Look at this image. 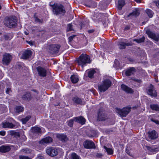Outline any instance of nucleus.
Instances as JSON below:
<instances>
[{"mask_svg":"<svg viewBox=\"0 0 159 159\" xmlns=\"http://www.w3.org/2000/svg\"><path fill=\"white\" fill-rule=\"evenodd\" d=\"M52 8L53 14L59 16H64L66 13L65 8L62 4L60 3H54L53 5L50 4Z\"/></svg>","mask_w":159,"mask_h":159,"instance_id":"nucleus-1","label":"nucleus"},{"mask_svg":"<svg viewBox=\"0 0 159 159\" xmlns=\"http://www.w3.org/2000/svg\"><path fill=\"white\" fill-rule=\"evenodd\" d=\"M112 82L108 79H106L98 85V88L101 92H104L107 90L111 85Z\"/></svg>","mask_w":159,"mask_h":159,"instance_id":"nucleus-2","label":"nucleus"},{"mask_svg":"<svg viewBox=\"0 0 159 159\" xmlns=\"http://www.w3.org/2000/svg\"><path fill=\"white\" fill-rule=\"evenodd\" d=\"M16 17L14 16H11L4 20L5 25L10 28L15 27L17 25Z\"/></svg>","mask_w":159,"mask_h":159,"instance_id":"nucleus-3","label":"nucleus"},{"mask_svg":"<svg viewBox=\"0 0 159 159\" xmlns=\"http://www.w3.org/2000/svg\"><path fill=\"white\" fill-rule=\"evenodd\" d=\"M77 61L78 65L81 66L82 67L86 64L90 63L89 56L84 54H82L80 56Z\"/></svg>","mask_w":159,"mask_h":159,"instance_id":"nucleus-4","label":"nucleus"},{"mask_svg":"<svg viewBox=\"0 0 159 159\" xmlns=\"http://www.w3.org/2000/svg\"><path fill=\"white\" fill-rule=\"evenodd\" d=\"M61 47L59 44H55L48 45L47 47L48 52L52 54L58 53Z\"/></svg>","mask_w":159,"mask_h":159,"instance_id":"nucleus-5","label":"nucleus"},{"mask_svg":"<svg viewBox=\"0 0 159 159\" xmlns=\"http://www.w3.org/2000/svg\"><path fill=\"white\" fill-rule=\"evenodd\" d=\"M131 107L129 106L123 108L122 109H116V111L121 117H126L130 112Z\"/></svg>","mask_w":159,"mask_h":159,"instance_id":"nucleus-6","label":"nucleus"},{"mask_svg":"<svg viewBox=\"0 0 159 159\" xmlns=\"http://www.w3.org/2000/svg\"><path fill=\"white\" fill-rule=\"evenodd\" d=\"M146 33L148 35L149 38L153 39L156 42L159 41V34H158L155 33L149 29L146 30Z\"/></svg>","mask_w":159,"mask_h":159,"instance_id":"nucleus-7","label":"nucleus"},{"mask_svg":"<svg viewBox=\"0 0 159 159\" xmlns=\"http://www.w3.org/2000/svg\"><path fill=\"white\" fill-rule=\"evenodd\" d=\"M12 59V57L11 55L6 53L3 55L2 63L3 65L7 66L10 63Z\"/></svg>","mask_w":159,"mask_h":159,"instance_id":"nucleus-8","label":"nucleus"},{"mask_svg":"<svg viewBox=\"0 0 159 159\" xmlns=\"http://www.w3.org/2000/svg\"><path fill=\"white\" fill-rule=\"evenodd\" d=\"M38 75L41 78L46 77L47 75V70L46 69L41 66H39L36 67Z\"/></svg>","mask_w":159,"mask_h":159,"instance_id":"nucleus-9","label":"nucleus"},{"mask_svg":"<svg viewBox=\"0 0 159 159\" xmlns=\"http://www.w3.org/2000/svg\"><path fill=\"white\" fill-rule=\"evenodd\" d=\"M107 119H108V117L103 111L102 109H99L98 113L97 121H103ZM108 120H109L110 119H109Z\"/></svg>","mask_w":159,"mask_h":159,"instance_id":"nucleus-10","label":"nucleus"},{"mask_svg":"<svg viewBox=\"0 0 159 159\" xmlns=\"http://www.w3.org/2000/svg\"><path fill=\"white\" fill-rule=\"evenodd\" d=\"M46 152L50 156L54 157L56 156L58 154V151L55 148L51 147L47 149Z\"/></svg>","mask_w":159,"mask_h":159,"instance_id":"nucleus-11","label":"nucleus"},{"mask_svg":"<svg viewBox=\"0 0 159 159\" xmlns=\"http://www.w3.org/2000/svg\"><path fill=\"white\" fill-rule=\"evenodd\" d=\"M84 147L87 149H95L96 147L94 143L92 141L87 140L84 143Z\"/></svg>","mask_w":159,"mask_h":159,"instance_id":"nucleus-12","label":"nucleus"},{"mask_svg":"<svg viewBox=\"0 0 159 159\" xmlns=\"http://www.w3.org/2000/svg\"><path fill=\"white\" fill-rule=\"evenodd\" d=\"M33 98L31 93L29 91L25 92L23 94L21 98L24 101L29 102L31 101Z\"/></svg>","mask_w":159,"mask_h":159,"instance_id":"nucleus-13","label":"nucleus"},{"mask_svg":"<svg viewBox=\"0 0 159 159\" xmlns=\"http://www.w3.org/2000/svg\"><path fill=\"white\" fill-rule=\"evenodd\" d=\"M14 147L11 145H2L0 147V152L2 153H6L9 152L11 150V147Z\"/></svg>","mask_w":159,"mask_h":159,"instance_id":"nucleus-14","label":"nucleus"},{"mask_svg":"<svg viewBox=\"0 0 159 159\" xmlns=\"http://www.w3.org/2000/svg\"><path fill=\"white\" fill-rule=\"evenodd\" d=\"M147 93L148 94L152 96L156 97L157 96V93L154 90L153 85L152 84H151L148 87Z\"/></svg>","mask_w":159,"mask_h":159,"instance_id":"nucleus-15","label":"nucleus"},{"mask_svg":"<svg viewBox=\"0 0 159 159\" xmlns=\"http://www.w3.org/2000/svg\"><path fill=\"white\" fill-rule=\"evenodd\" d=\"M122 90L128 93H133L134 91L131 88L123 84L121 85Z\"/></svg>","mask_w":159,"mask_h":159,"instance_id":"nucleus-16","label":"nucleus"},{"mask_svg":"<svg viewBox=\"0 0 159 159\" xmlns=\"http://www.w3.org/2000/svg\"><path fill=\"white\" fill-rule=\"evenodd\" d=\"M148 134L149 138L151 139H155L158 137L157 133L155 130L148 131Z\"/></svg>","mask_w":159,"mask_h":159,"instance_id":"nucleus-17","label":"nucleus"},{"mask_svg":"<svg viewBox=\"0 0 159 159\" xmlns=\"http://www.w3.org/2000/svg\"><path fill=\"white\" fill-rule=\"evenodd\" d=\"M32 55V52L30 50H27L23 53L22 58L23 59H27L31 57Z\"/></svg>","mask_w":159,"mask_h":159,"instance_id":"nucleus-18","label":"nucleus"},{"mask_svg":"<svg viewBox=\"0 0 159 159\" xmlns=\"http://www.w3.org/2000/svg\"><path fill=\"white\" fill-rule=\"evenodd\" d=\"M52 141V139L49 136L46 137L43 139L39 141V143L41 144L44 145L46 144L49 143Z\"/></svg>","mask_w":159,"mask_h":159,"instance_id":"nucleus-19","label":"nucleus"},{"mask_svg":"<svg viewBox=\"0 0 159 159\" xmlns=\"http://www.w3.org/2000/svg\"><path fill=\"white\" fill-rule=\"evenodd\" d=\"M117 45L120 49H125L126 46H131L132 44L130 43H125L120 41L118 43Z\"/></svg>","mask_w":159,"mask_h":159,"instance_id":"nucleus-20","label":"nucleus"},{"mask_svg":"<svg viewBox=\"0 0 159 159\" xmlns=\"http://www.w3.org/2000/svg\"><path fill=\"white\" fill-rule=\"evenodd\" d=\"M57 137L62 142H66L68 140L66 135L63 134H57Z\"/></svg>","mask_w":159,"mask_h":159,"instance_id":"nucleus-21","label":"nucleus"},{"mask_svg":"<svg viewBox=\"0 0 159 159\" xmlns=\"http://www.w3.org/2000/svg\"><path fill=\"white\" fill-rule=\"evenodd\" d=\"M74 121L81 124L84 125L85 124L86 120L82 116L74 117Z\"/></svg>","mask_w":159,"mask_h":159,"instance_id":"nucleus-22","label":"nucleus"},{"mask_svg":"<svg viewBox=\"0 0 159 159\" xmlns=\"http://www.w3.org/2000/svg\"><path fill=\"white\" fill-rule=\"evenodd\" d=\"M32 131L34 135H38L41 133L42 130L41 128L38 127H34L32 128Z\"/></svg>","mask_w":159,"mask_h":159,"instance_id":"nucleus-23","label":"nucleus"},{"mask_svg":"<svg viewBox=\"0 0 159 159\" xmlns=\"http://www.w3.org/2000/svg\"><path fill=\"white\" fill-rule=\"evenodd\" d=\"M140 14L139 10V9H135L132 11L127 16V18H129L131 16H139Z\"/></svg>","mask_w":159,"mask_h":159,"instance_id":"nucleus-24","label":"nucleus"},{"mask_svg":"<svg viewBox=\"0 0 159 159\" xmlns=\"http://www.w3.org/2000/svg\"><path fill=\"white\" fill-rule=\"evenodd\" d=\"M1 124L2 125V127L4 128H12L15 127V125H13L12 123L9 122H2Z\"/></svg>","mask_w":159,"mask_h":159,"instance_id":"nucleus-25","label":"nucleus"},{"mask_svg":"<svg viewBox=\"0 0 159 159\" xmlns=\"http://www.w3.org/2000/svg\"><path fill=\"white\" fill-rule=\"evenodd\" d=\"M136 71V70L135 68L130 67L126 70L125 74L127 76H129L134 74Z\"/></svg>","mask_w":159,"mask_h":159,"instance_id":"nucleus-26","label":"nucleus"},{"mask_svg":"<svg viewBox=\"0 0 159 159\" xmlns=\"http://www.w3.org/2000/svg\"><path fill=\"white\" fill-rule=\"evenodd\" d=\"M73 101L76 104L80 105H84L82 99L77 97H75L72 99Z\"/></svg>","mask_w":159,"mask_h":159,"instance_id":"nucleus-27","label":"nucleus"},{"mask_svg":"<svg viewBox=\"0 0 159 159\" xmlns=\"http://www.w3.org/2000/svg\"><path fill=\"white\" fill-rule=\"evenodd\" d=\"M70 79L71 82L73 84L76 83L79 81L78 76L75 75H72L70 77Z\"/></svg>","mask_w":159,"mask_h":159,"instance_id":"nucleus-28","label":"nucleus"},{"mask_svg":"<svg viewBox=\"0 0 159 159\" xmlns=\"http://www.w3.org/2000/svg\"><path fill=\"white\" fill-rule=\"evenodd\" d=\"M150 107L152 110L159 111V105L157 104H151Z\"/></svg>","mask_w":159,"mask_h":159,"instance_id":"nucleus-29","label":"nucleus"},{"mask_svg":"<svg viewBox=\"0 0 159 159\" xmlns=\"http://www.w3.org/2000/svg\"><path fill=\"white\" fill-rule=\"evenodd\" d=\"M24 110V107L22 106H16L15 108V111L16 113H19Z\"/></svg>","mask_w":159,"mask_h":159,"instance_id":"nucleus-30","label":"nucleus"},{"mask_svg":"<svg viewBox=\"0 0 159 159\" xmlns=\"http://www.w3.org/2000/svg\"><path fill=\"white\" fill-rule=\"evenodd\" d=\"M125 4V2L124 0H119L117 6L118 9L120 10H121Z\"/></svg>","mask_w":159,"mask_h":159,"instance_id":"nucleus-31","label":"nucleus"},{"mask_svg":"<svg viewBox=\"0 0 159 159\" xmlns=\"http://www.w3.org/2000/svg\"><path fill=\"white\" fill-rule=\"evenodd\" d=\"M4 39L3 38L1 39L2 41H5L6 40H10L12 38V36L10 34H4L3 35Z\"/></svg>","mask_w":159,"mask_h":159,"instance_id":"nucleus-32","label":"nucleus"},{"mask_svg":"<svg viewBox=\"0 0 159 159\" xmlns=\"http://www.w3.org/2000/svg\"><path fill=\"white\" fill-rule=\"evenodd\" d=\"M146 148L151 153L155 152L158 151V148H154L153 147H150L148 146H146Z\"/></svg>","mask_w":159,"mask_h":159,"instance_id":"nucleus-33","label":"nucleus"},{"mask_svg":"<svg viewBox=\"0 0 159 159\" xmlns=\"http://www.w3.org/2000/svg\"><path fill=\"white\" fill-rule=\"evenodd\" d=\"M106 151L107 152L108 155H112L113 153V150L111 148H108L107 147L104 146L103 147Z\"/></svg>","mask_w":159,"mask_h":159,"instance_id":"nucleus-34","label":"nucleus"},{"mask_svg":"<svg viewBox=\"0 0 159 159\" xmlns=\"http://www.w3.org/2000/svg\"><path fill=\"white\" fill-rule=\"evenodd\" d=\"M95 73L96 71L95 70H90L88 72V76L89 78H92L93 77V75Z\"/></svg>","mask_w":159,"mask_h":159,"instance_id":"nucleus-35","label":"nucleus"},{"mask_svg":"<svg viewBox=\"0 0 159 159\" xmlns=\"http://www.w3.org/2000/svg\"><path fill=\"white\" fill-rule=\"evenodd\" d=\"M145 12L149 18H152L153 16V13L151 10L147 9H146Z\"/></svg>","mask_w":159,"mask_h":159,"instance_id":"nucleus-36","label":"nucleus"},{"mask_svg":"<svg viewBox=\"0 0 159 159\" xmlns=\"http://www.w3.org/2000/svg\"><path fill=\"white\" fill-rule=\"evenodd\" d=\"M70 159H80V156L75 152L72 153L70 157Z\"/></svg>","mask_w":159,"mask_h":159,"instance_id":"nucleus-37","label":"nucleus"},{"mask_svg":"<svg viewBox=\"0 0 159 159\" xmlns=\"http://www.w3.org/2000/svg\"><path fill=\"white\" fill-rule=\"evenodd\" d=\"M31 91L35 92L36 93L33 94L34 98L36 100H38L39 99V97H38V94H39V92L36 90L32 89Z\"/></svg>","mask_w":159,"mask_h":159,"instance_id":"nucleus-38","label":"nucleus"},{"mask_svg":"<svg viewBox=\"0 0 159 159\" xmlns=\"http://www.w3.org/2000/svg\"><path fill=\"white\" fill-rule=\"evenodd\" d=\"M31 117V116H27L25 118L21 119L20 120L23 124H25L29 120Z\"/></svg>","mask_w":159,"mask_h":159,"instance_id":"nucleus-39","label":"nucleus"},{"mask_svg":"<svg viewBox=\"0 0 159 159\" xmlns=\"http://www.w3.org/2000/svg\"><path fill=\"white\" fill-rule=\"evenodd\" d=\"M145 39V37L144 36H143L142 38L139 39H135L134 40V41L136 42L137 43H141L143 42L144 41Z\"/></svg>","mask_w":159,"mask_h":159,"instance_id":"nucleus-40","label":"nucleus"},{"mask_svg":"<svg viewBox=\"0 0 159 159\" xmlns=\"http://www.w3.org/2000/svg\"><path fill=\"white\" fill-rule=\"evenodd\" d=\"M74 118L73 119L70 120L68 121V125L70 127L73 126V123H74Z\"/></svg>","mask_w":159,"mask_h":159,"instance_id":"nucleus-41","label":"nucleus"},{"mask_svg":"<svg viewBox=\"0 0 159 159\" xmlns=\"http://www.w3.org/2000/svg\"><path fill=\"white\" fill-rule=\"evenodd\" d=\"M74 30L73 29V25L72 23L69 24L67 25V31H72Z\"/></svg>","mask_w":159,"mask_h":159,"instance_id":"nucleus-42","label":"nucleus"},{"mask_svg":"<svg viewBox=\"0 0 159 159\" xmlns=\"http://www.w3.org/2000/svg\"><path fill=\"white\" fill-rule=\"evenodd\" d=\"M130 148L129 147H126V150L125 151L126 152V153L130 156H132V154L130 152Z\"/></svg>","mask_w":159,"mask_h":159,"instance_id":"nucleus-43","label":"nucleus"},{"mask_svg":"<svg viewBox=\"0 0 159 159\" xmlns=\"http://www.w3.org/2000/svg\"><path fill=\"white\" fill-rule=\"evenodd\" d=\"M119 65L120 63L119 61L116 59L114 62V66L115 67H117L119 66Z\"/></svg>","mask_w":159,"mask_h":159,"instance_id":"nucleus-44","label":"nucleus"},{"mask_svg":"<svg viewBox=\"0 0 159 159\" xmlns=\"http://www.w3.org/2000/svg\"><path fill=\"white\" fill-rule=\"evenodd\" d=\"M19 158L20 159H31L28 156L21 155L20 156Z\"/></svg>","mask_w":159,"mask_h":159,"instance_id":"nucleus-45","label":"nucleus"},{"mask_svg":"<svg viewBox=\"0 0 159 159\" xmlns=\"http://www.w3.org/2000/svg\"><path fill=\"white\" fill-rule=\"evenodd\" d=\"M92 2L91 1H90L89 3L87 2L85 5L86 7H90L92 6Z\"/></svg>","mask_w":159,"mask_h":159,"instance_id":"nucleus-46","label":"nucleus"},{"mask_svg":"<svg viewBox=\"0 0 159 159\" xmlns=\"http://www.w3.org/2000/svg\"><path fill=\"white\" fill-rule=\"evenodd\" d=\"M11 92V89L9 88H7L6 91V93L7 94H9V93Z\"/></svg>","mask_w":159,"mask_h":159,"instance_id":"nucleus-47","label":"nucleus"},{"mask_svg":"<svg viewBox=\"0 0 159 159\" xmlns=\"http://www.w3.org/2000/svg\"><path fill=\"white\" fill-rule=\"evenodd\" d=\"M135 82L140 83L142 82V81L139 79H136V78H134L132 79Z\"/></svg>","mask_w":159,"mask_h":159,"instance_id":"nucleus-48","label":"nucleus"},{"mask_svg":"<svg viewBox=\"0 0 159 159\" xmlns=\"http://www.w3.org/2000/svg\"><path fill=\"white\" fill-rule=\"evenodd\" d=\"M151 120L152 122L155 123L156 124L159 125V121L157 120H156L153 118H152L151 119Z\"/></svg>","mask_w":159,"mask_h":159,"instance_id":"nucleus-49","label":"nucleus"},{"mask_svg":"<svg viewBox=\"0 0 159 159\" xmlns=\"http://www.w3.org/2000/svg\"><path fill=\"white\" fill-rule=\"evenodd\" d=\"M75 35H73L69 37L68 38L69 41V42H71L73 39L75 37Z\"/></svg>","mask_w":159,"mask_h":159,"instance_id":"nucleus-50","label":"nucleus"},{"mask_svg":"<svg viewBox=\"0 0 159 159\" xmlns=\"http://www.w3.org/2000/svg\"><path fill=\"white\" fill-rule=\"evenodd\" d=\"M96 156L98 158H101L103 156V155L101 153H97L96 155Z\"/></svg>","mask_w":159,"mask_h":159,"instance_id":"nucleus-51","label":"nucleus"},{"mask_svg":"<svg viewBox=\"0 0 159 159\" xmlns=\"http://www.w3.org/2000/svg\"><path fill=\"white\" fill-rule=\"evenodd\" d=\"M6 134V132L5 131H0V135L4 136Z\"/></svg>","mask_w":159,"mask_h":159,"instance_id":"nucleus-52","label":"nucleus"},{"mask_svg":"<svg viewBox=\"0 0 159 159\" xmlns=\"http://www.w3.org/2000/svg\"><path fill=\"white\" fill-rule=\"evenodd\" d=\"M28 151H29V150L28 148L23 149L21 150V151L26 153Z\"/></svg>","mask_w":159,"mask_h":159,"instance_id":"nucleus-53","label":"nucleus"},{"mask_svg":"<svg viewBox=\"0 0 159 159\" xmlns=\"http://www.w3.org/2000/svg\"><path fill=\"white\" fill-rule=\"evenodd\" d=\"M155 3L157 6L158 8H159V0L157 1H155Z\"/></svg>","mask_w":159,"mask_h":159,"instance_id":"nucleus-54","label":"nucleus"},{"mask_svg":"<svg viewBox=\"0 0 159 159\" xmlns=\"http://www.w3.org/2000/svg\"><path fill=\"white\" fill-rule=\"evenodd\" d=\"M92 19L93 20H96L97 18V15H94L92 17Z\"/></svg>","mask_w":159,"mask_h":159,"instance_id":"nucleus-55","label":"nucleus"},{"mask_svg":"<svg viewBox=\"0 0 159 159\" xmlns=\"http://www.w3.org/2000/svg\"><path fill=\"white\" fill-rule=\"evenodd\" d=\"M130 29V27L128 25H126L124 28V30H129Z\"/></svg>","mask_w":159,"mask_h":159,"instance_id":"nucleus-56","label":"nucleus"},{"mask_svg":"<svg viewBox=\"0 0 159 159\" xmlns=\"http://www.w3.org/2000/svg\"><path fill=\"white\" fill-rule=\"evenodd\" d=\"M35 21L39 22H41V20L37 17L35 18Z\"/></svg>","mask_w":159,"mask_h":159,"instance_id":"nucleus-57","label":"nucleus"},{"mask_svg":"<svg viewBox=\"0 0 159 159\" xmlns=\"http://www.w3.org/2000/svg\"><path fill=\"white\" fill-rule=\"evenodd\" d=\"M94 31V30H88V32L89 33H93Z\"/></svg>","mask_w":159,"mask_h":159,"instance_id":"nucleus-58","label":"nucleus"},{"mask_svg":"<svg viewBox=\"0 0 159 159\" xmlns=\"http://www.w3.org/2000/svg\"><path fill=\"white\" fill-rule=\"evenodd\" d=\"M105 3L103 2H101L99 3V5L100 7H102V6Z\"/></svg>","mask_w":159,"mask_h":159,"instance_id":"nucleus-59","label":"nucleus"},{"mask_svg":"<svg viewBox=\"0 0 159 159\" xmlns=\"http://www.w3.org/2000/svg\"><path fill=\"white\" fill-rule=\"evenodd\" d=\"M25 34L26 35H28L29 34V33L27 31H24V32Z\"/></svg>","mask_w":159,"mask_h":159,"instance_id":"nucleus-60","label":"nucleus"},{"mask_svg":"<svg viewBox=\"0 0 159 159\" xmlns=\"http://www.w3.org/2000/svg\"><path fill=\"white\" fill-rule=\"evenodd\" d=\"M136 2L138 3H140L141 2V0H135Z\"/></svg>","mask_w":159,"mask_h":159,"instance_id":"nucleus-61","label":"nucleus"},{"mask_svg":"<svg viewBox=\"0 0 159 159\" xmlns=\"http://www.w3.org/2000/svg\"><path fill=\"white\" fill-rule=\"evenodd\" d=\"M82 24H82V22H81V23H80V26L81 29H82Z\"/></svg>","mask_w":159,"mask_h":159,"instance_id":"nucleus-62","label":"nucleus"},{"mask_svg":"<svg viewBox=\"0 0 159 159\" xmlns=\"http://www.w3.org/2000/svg\"><path fill=\"white\" fill-rule=\"evenodd\" d=\"M137 107V106H134V107H132V108L134 109H136Z\"/></svg>","mask_w":159,"mask_h":159,"instance_id":"nucleus-63","label":"nucleus"},{"mask_svg":"<svg viewBox=\"0 0 159 159\" xmlns=\"http://www.w3.org/2000/svg\"><path fill=\"white\" fill-rule=\"evenodd\" d=\"M17 148H18V147L17 146H16V147H15V149L16 150H17Z\"/></svg>","mask_w":159,"mask_h":159,"instance_id":"nucleus-64","label":"nucleus"}]
</instances>
